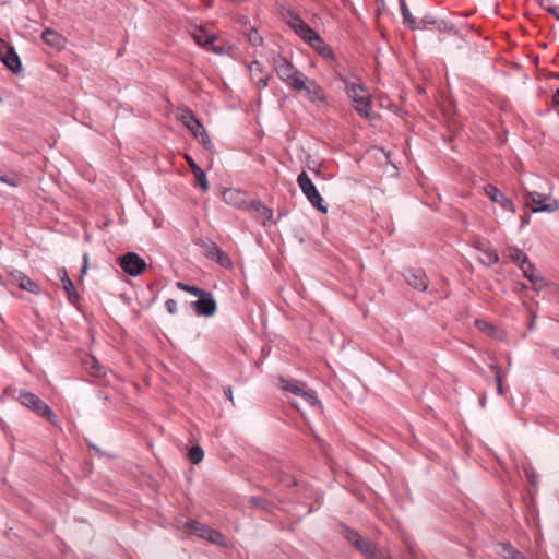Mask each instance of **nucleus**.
Here are the masks:
<instances>
[{
  "instance_id": "5",
  "label": "nucleus",
  "mask_w": 559,
  "mask_h": 559,
  "mask_svg": "<svg viewBox=\"0 0 559 559\" xmlns=\"http://www.w3.org/2000/svg\"><path fill=\"white\" fill-rule=\"evenodd\" d=\"M276 481L280 485L292 488V495L296 500L308 499L310 496H316L317 508H319L322 503V496L319 493H314L311 488H309L306 484H301L294 476L288 475L285 472H280L276 474Z\"/></svg>"
},
{
  "instance_id": "29",
  "label": "nucleus",
  "mask_w": 559,
  "mask_h": 559,
  "mask_svg": "<svg viewBox=\"0 0 559 559\" xmlns=\"http://www.w3.org/2000/svg\"><path fill=\"white\" fill-rule=\"evenodd\" d=\"M356 548L368 558H374L377 556L376 547L364 537L361 538V542L356 545Z\"/></svg>"
},
{
  "instance_id": "61",
  "label": "nucleus",
  "mask_w": 559,
  "mask_h": 559,
  "mask_svg": "<svg viewBox=\"0 0 559 559\" xmlns=\"http://www.w3.org/2000/svg\"><path fill=\"white\" fill-rule=\"evenodd\" d=\"M0 284H3V282H2V276H1V275H0Z\"/></svg>"
},
{
  "instance_id": "54",
  "label": "nucleus",
  "mask_w": 559,
  "mask_h": 559,
  "mask_svg": "<svg viewBox=\"0 0 559 559\" xmlns=\"http://www.w3.org/2000/svg\"><path fill=\"white\" fill-rule=\"evenodd\" d=\"M534 326H535V321H534V319H532L531 322L528 323V329L533 330Z\"/></svg>"
},
{
  "instance_id": "33",
  "label": "nucleus",
  "mask_w": 559,
  "mask_h": 559,
  "mask_svg": "<svg viewBox=\"0 0 559 559\" xmlns=\"http://www.w3.org/2000/svg\"><path fill=\"white\" fill-rule=\"evenodd\" d=\"M304 399L305 402H307L311 406L320 405V401L317 397V394L313 390L304 388L301 394L299 395Z\"/></svg>"
},
{
  "instance_id": "46",
  "label": "nucleus",
  "mask_w": 559,
  "mask_h": 559,
  "mask_svg": "<svg viewBox=\"0 0 559 559\" xmlns=\"http://www.w3.org/2000/svg\"><path fill=\"white\" fill-rule=\"evenodd\" d=\"M224 395L234 405V396H233V389H231V386L224 388Z\"/></svg>"
},
{
  "instance_id": "9",
  "label": "nucleus",
  "mask_w": 559,
  "mask_h": 559,
  "mask_svg": "<svg viewBox=\"0 0 559 559\" xmlns=\"http://www.w3.org/2000/svg\"><path fill=\"white\" fill-rule=\"evenodd\" d=\"M119 265L130 276H138L146 269V262L135 252H127L119 258Z\"/></svg>"
},
{
  "instance_id": "16",
  "label": "nucleus",
  "mask_w": 559,
  "mask_h": 559,
  "mask_svg": "<svg viewBox=\"0 0 559 559\" xmlns=\"http://www.w3.org/2000/svg\"><path fill=\"white\" fill-rule=\"evenodd\" d=\"M405 278L407 284L417 290L425 292L428 287L426 274L421 270H408Z\"/></svg>"
},
{
  "instance_id": "4",
  "label": "nucleus",
  "mask_w": 559,
  "mask_h": 559,
  "mask_svg": "<svg viewBox=\"0 0 559 559\" xmlns=\"http://www.w3.org/2000/svg\"><path fill=\"white\" fill-rule=\"evenodd\" d=\"M16 399L22 405L32 409L38 416L46 418L51 424H57V416L55 415L51 407L36 394L21 390L17 392Z\"/></svg>"
},
{
  "instance_id": "56",
  "label": "nucleus",
  "mask_w": 559,
  "mask_h": 559,
  "mask_svg": "<svg viewBox=\"0 0 559 559\" xmlns=\"http://www.w3.org/2000/svg\"><path fill=\"white\" fill-rule=\"evenodd\" d=\"M212 50L215 52V53H221L222 52V49L219 48H216V47H213Z\"/></svg>"
},
{
  "instance_id": "58",
  "label": "nucleus",
  "mask_w": 559,
  "mask_h": 559,
  "mask_svg": "<svg viewBox=\"0 0 559 559\" xmlns=\"http://www.w3.org/2000/svg\"><path fill=\"white\" fill-rule=\"evenodd\" d=\"M312 510H313V507H310V508H308V509L306 510V513H309V512H311Z\"/></svg>"
},
{
  "instance_id": "28",
  "label": "nucleus",
  "mask_w": 559,
  "mask_h": 559,
  "mask_svg": "<svg viewBox=\"0 0 559 559\" xmlns=\"http://www.w3.org/2000/svg\"><path fill=\"white\" fill-rule=\"evenodd\" d=\"M323 58L334 59V52L330 46H328L321 38L320 41H313L310 44Z\"/></svg>"
},
{
  "instance_id": "12",
  "label": "nucleus",
  "mask_w": 559,
  "mask_h": 559,
  "mask_svg": "<svg viewBox=\"0 0 559 559\" xmlns=\"http://www.w3.org/2000/svg\"><path fill=\"white\" fill-rule=\"evenodd\" d=\"M223 201L231 206L242 210H249L250 201L247 198V194L235 188L226 189L222 194Z\"/></svg>"
},
{
  "instance_id": "2",
  "label": "nucleus",
  "mask_w": 559,
  "mask_h": 559,
  "mask_svg": "<svg viewBox=\"0 0 559 559\" xmlns=\"http://www.w3.org/2000/svg\"><path fill=\"white\" fill-rule=\"evenodd\" d=\"M346 93L354 103L355 110L365 118H371V96L362 84L349 83L346 86Z\"/></svg>"
},
{
  "instance_id": "44",
  "label": "nucleus",
  "mask_w": 559,
  "mask_h": 559,
  "mask_svg": "<svg viewBox=\"0 0 559 559\" xmlns=\"http://www.w3.org/2000/svg\"><path fill=\"white\" fill-rule=\"evenodd\" d=\"M165 307L170 314L177 313V301L175 299H167L165 302Z\"/></svg>"
},
{
  "instance_id": "7",
  "label": "nucleus",
  "mask_w": 559,
  "mask_h": 559,
  "mask_svg": "<svg viewBox=\"0 0 559 559\" xmlns=\"http://www.w3.org/2000/svg\"><path fill=\"white\" fill-rule=\"evenodd\" d=\"M297 182L302 193L306 195L310 204L322 213L328 212V207L324 205V201L320 195L317 187L309 178L306 171H301L297 177Z\"/></svg>"
},
{
  "instance_id": "19",
  "label": "nucleus",
  "mask_w": 559,
  "mask_h": 559,
  "mask_svg": "<svg viewBox=\"0 0 559 559\" xmlns=\"http://www.w3.org/2000/svg\"><path fill=\"white\" fill-rule=\"evenodd\" d=\"M10 276L19 277V287L21 289L29 292L35 295H38L40 293L39 286L24 273L15 270L10 273Z\"/></svg>"
},
{
  "instance_id": "10",
  "label": "nucleus",
  "mask_w": 559,
  "mask_h": 559,
  "mask_svg": "<svg viewBox=\"0 0 559 559\" xmlns=\"http://www.w3.org/2000/svg\"><path fill=\"white\" fill-rule=\"evenodd\" d=\"M0 60L13 73H19L22 70V63L14 47L0 39Z\"/></svg>"
},
{
  "instance_id": "32",
  "label": "nucleus",
  "mask_w": 559,
  "mask_h": 559,
  "mask_svg": "<svg viewBox=\"0 0 559 559\" xmlns=\"http://www.w3.org/2000/svg\"><path fill=\"white\" fill-rule=\"evenodd\" d=\"M343 535L346 538V540L348 543H350L352 545H354L355 547H356V545H358V543L361 542V538H362V536L357 531L352 530L349 527L344 528Z\"/></svg>"
},
{
  "instance_id": "13",
  "label": "nucleus",
  "mask_w": 559,
  "mask_h": 559,
  "mask_svg": "<svg viewBox=\"0 0 559 559\" xmlns=\"http://www.w3.org/2000/svg\"><path fill=\"white\" fill-rule=\"evenodd\" d=\"M178 119L187 127V129L193 134L194 138H199L200 130L204 127L191 109L186 107L179 108Z\"/></svg>"
},
{
  "instance_id": "11",
  "label": "nucleus",
  "mask_w": 559,
  "mask_h": 559,
  "mask_svg": "<svg viewBox=\"0 0 559 559\" xmlns=\"http://www.w3.org/2000/svg\"><path fill=\"white\" fill-rule=\"evenodd\" d=\"M484 192L493 203L499 204L504 211L515 213L516 207L513 201L507 198L496 186L491 183L486 185Z\"/></svg>"
},
{
  "instance_id": "36",
  "label": "nucleus",
  "mask_w": 559,
  "mask_h": 559,
  "mask_svg": "<svg viewBox=\"0 0 559 559\" xmlns=\"http://www.w3.org/2000/svg\"><path fill=\"white\" fill-rule=\"evenodd\" d=\"M249 502L252 507L261 509L263 511H271V503L262 497H251Z\"/></svg>"
},
{
  "instance_id": "15",
  "label": "nucleus",
  "mask_w": 559,
  "mask_h": 559,
  "mask_svg": "<svg viewBox=\"0 0 559 559\" xmlns=\"http://www.w3.org/2000/svg\"><path fill=\"white\" fill-rule=\"evenodd\" d=\"M249 210H252L257 214V217L261 221L263 226H267L273 223V211L265 206L261 201L251 200Z\"/></svg>"
},
{
  "instance_id": "18",
  "label": "nucleus",
  "mask_w": 559,
  "mask_h": 559,
  "mask_svg": "<svg viewBox=\"0 0 559 559\" xmlns=\"http://www.w3.org/2000/svg\"><path fill=\"white\" fill-rule=\"evenodd\" d=\"M186 160L198 181L199 187L202 191L206 192L210 188L205 173L198 166L194 159L190 156H186Z\"/></svg>"
},
{
  "instance_id": "53",
  "label": "nucleus",
  "mask_w": 559,
  "mask_h": 559,
  "mask_svg": "<svg viewBox=\"0 0 559 559\" xmlns=\"http://www.w3.org/2000/svg\"><path fill=\"white\" fill-rule=\"evenodd\" d=\"M11 277V283L13 284H16L19 286V277H13V276H10Z\"/></svg>"
},
{
  "instance_id": "23",
  "label": "nucleus",
  "mask_w": 559,
  "mask_h": 559,
  "mask_svg": "<svg viewBox=\"0 0 559 559\" xmlns=\"http://www.w3.org/2000/svg\"><path fill=\"white\" fill-rule=\"evenodd\" d=\"M58 274H59V280L62 283L63 289L68 294L69 301L74 302L78 299V294L74 289V285H73L72 281L70 280L67 271L64 269L59 270Z\"/></svg>"
},
{
  "instance_id": "34",
  "label": "nucleus",
  "mask_w": 559,
  "mask_h": 559,
  "mask_svg": "<svg viewBox=\"0 0 559 559\" xmlns=\"http://www.w3.org/2000/svg\"><path fill=\"white\" fill-rule=\"evenodd\" d=\"M246 36H247L248 41H249L252 46H254V47L262 46V44H263V37L258 33V31H257L254 27H251V28L246 33Z\"/></svg>"
},
{
  "instance_id": "47",
  "label": "nucleus",
  "mask_w": 559,
  "mask_h": 559,
  "mask_svg": "<svg viewBox=\"0 0 559 559\" xmlns=\"http://www.w3.org/2000/svg\"><path fill=\"white\" fill-rule=\"evenodd\" d=\"M531 216L530 215H523L520 218V229H523L526 225L530 224Z\"/></svg>"
},
{
  "instance_id": "8",
  "label": "nucleus",
  "mask_w": 559,
  "mask_h": 559,
  "mask_svg": "<svg viewBox=\"0 0 559 559\" xmlns=\"http://www.w3.org/2000/svg\"><path fill=\"white\" fill-rule=\"evenodd\" d=\"M192 310L198 316L213 317L217 310V302L211 292L203 290L198 300L191 302Z\"/></svg>"
},
{
  "instance_id": "30",
  "label": "nucleus",
  "mask_w": 559,
  "mask_h": 559,
  "mask_svg": "<svg viewBox=\"0 0 559 559\" xmlns=\"http://www.w3.org/2000/svg\"><path fill=\"white\" fill-rule=\"evenodd\" d=\"M200 34L194 33L193 38L195 41L203 47H207L210 44H212L215 40L214 36L207 35L203 28H200Z\"/></svg>"
},
{
  "instance_id": "51",
  "label": "nucleus",
  "mask_w": 559,
  "mask_h": 559,
  "mask_svg": "<svg viewBox=\"0 0 559 559\" xmlns=\"http://www.w3.org/2000/svg\"><path fill=\"white\" fill-rule=\"evenodd\" d=\"M423 22H424L425 24H430V25H432V24H435V23H436V21H435L432 17H430V16H425V17L423 19Z\"/></svg>"
},
{
  "instance_id": "42",
  "label": "nucleus",
  "mask_w": 559,
  "mask_h": 559,
  "mask_svg": "<svg viewBox=\"0 0 559 559\" xmlns=\"http://www.w3.org/2000/svg\"><path fill=\"white\" fill-rule=\"evenodd\" d=\"M491 369L496 371L497 392H498V394L502 395L503 394V386H502V379H501V377L499 374V372H500L499 367L496 366V365H492Z\"/></svg>"
},
{
  "instance_id": "37",
  "label": "nucleus",
  "mask_w": 559,
  "mask_h": 559,
  "mask_svg": "<svg viewBox=\"0 0 559 559\" xmlns=\"http://www.w3.org/2000/svg\"><path fill=\"white\" fill-rule=\"evenodd\" d=\"M203 538L209 540V542H211V543H213V544H218L219 545V544L223 543L224 536L218 531L213 530V528L207 526V532H205Z\"/></svg>"
},
{
  "instance_id": "40",
  "label": "nucleus",
  "mask_w": 559,
  "mask_h": 559,
  "mask_svg": "<svg viewBox=\"0 0 559 559\" xmlns=\"http://www.w3.org/2000/svg\"><path fill=\"white\" fill-rule=\"evenodd\" d=\"M486 261L488 265H493L499 262V255L495 250H486L485 252Z\"/></svg>"
},
{
  "instance_id": "41",
  "label": "nucleus",
  "mask_w": 559,
  "mask_h": 559,
  "mask_svg": "<svg viewBox=\"0 0 559 559\" xmlns=\"http://www.w3.org/2000/svg\"><path fill=\"white\" fill-rule=\"evenodd\" d=\"M197 139L203 144V146L206 150L211 148L212 142H211V140H210V138H209V135H207V133H206L204 128L200 130V135Z\"/></svg>"
},
{
  "instance_id": "22",
  "label": "nucleus",
  "mask_w": 559,
  "mask_h": 559,
  "mask_svg": "<svg viewBox=\"0 0 559 559\" xmlns=\"http://www.w3.org/2000/svg\"><path fill=\"white\" fill-rule=\"evenodd\" d=\"M295 33L300 36L306 43L313 44V41H320V36L316 33L308 24L304 21L294 29Z\"/></svg>"
},
{
  "instance_id": "49",
  "label": "nucleus",
  "mask_w": 559,
  "mask_h": 559,
  "mask_svg": "<svg viewBox=\"0 0 559 559\" xmlns=\"http://www.w3.org/2000/svg\"><path fill=\"white\" fill-rule=\"evenodd\" d=\"M509 559H525V557L518 550H512Z\"/></svg>"
},
{
  "instance_id": "25",
  "label": "nucleus",
  "mask_w": 559,
  "mask_h": 559,
  "mask_svg": "<svg viewBox=\"0 0 559 559\" xmlns=\"http://www.w3.org/2000/svg\"><path fill=\"white\" fill-rule=\"evenodd\" d=\"M400 2V10L403 17V23L407 25L411 29H417L420 28L415 20V17L412 15L406 1L405 0H399Z\"/></svg>"
},
{
  "instance_id": "6",
  "label": "nucleus",
  "mask_w": 559,
  "mask_h": 559,
  "mask_svg": "<svg viewBox=\"0 0 559 559\" xmlns=\"http://www.w3.org/2000/svg\"><path fill=\"white\" fill-rule=\"evenodd\" d=\"M524 202L532 209L533 213H554L559 209V201L550 194H543L535 191L524 192Z\"/></svg>"
},
{
  "instance_id": "3",
  "label": "nucleus",
  "mask_w": 559,
  "mask_h": 559,
  "mask_svg": "<svg viewBox=\"0 0 559 559\" xmlns=\"http://www.w3.org/2000/svg\"><path fill=\"white\" fill-rule=\"evenodd\" d=\"M293 90L301 93L309 103L316 104L317 106L328 105V98L324 90L316 80L310 79L307 75L302 76V79L295 84Z\"/></svg>"
},
{
  "instance_id": "21",
  "label": "nucleus",
  "mask_w": 559,
  "mask_h": 559,
  "mask_svg": "<svg viewBox=\"0 0 559 559\" xmlns=\"http://www.w3.org/2000/svg\"><path fill=\"white\" fill-rule=\"evenodd\" d=\"M41 38L45 44L56 49H60L64 44V38L58 32L51 28H46L41 34Z\"/></svg>"
},
{
  "instance_id": "48",
  "label": "nucleus",
  "mask_w": 559,
  "mask_h": 559,
  "mask_svg": "<svg viewBox=\"0 0 559 559\" xmlns=\"http://www.w3.org/2000/svg\"><path fill=\"white\" fill-rule=\"evenodd\" d=\"M546 11L551 14L557 21H559V11L554 7L546 8Z\"/></svg>"
},
{
  "instance_id": "20",
  "label": "nucleus",
  "mask_w": 559,
  "mask_h": 559,
  "mask_svg": "<svg viewBox=\"0 0 559 559\" xmlns=\"http://www.w3.org/2000/svg\"><path fill=\"white\" fill-rule=\"evenodd\" d=\"M520 269L523 273V276L527 278L535 286L542 287L544 284V278L536 274L535 265L527 260L523 265H520Z\"/></svg>"
},
{
  "instance_id": "43",
  "label": "nucleus",
  "mask_w": 559,
  "mask_h": 559,
  "mask_svg": "<svg viewBox=\"0 0 559 559\" xmlns=\"http://www.w3.org/2000/svg\"><path fill=\"white\" fill-rule=\"evenodd\" d=\"M91 373L95 377L104 376V371L96 359H92Z\"/></svg>"
},
{
  "instance_id": "57",
  "label": "nucleus",
  "mask_w": 559,
  "mask_h": 559,
  "mask_svg": "<svg viewBox=\"0 0 559 559\" xmlns=\"http://www.w3.org/2000/svg\"><path fill=\"white\" fill-rule=\"evenodd\" d=\"M90 447H91V448H92L96 453H99V452H100V451H99V449H98V448H96L95 445H90Z\"/></svg>"
},
{
  "instance_id": "35",
  "label": "nucleus",
  "mask_w": 559,
  "mask_h": 559,
  "mask_svg": "<svg viewBox=\"0 0 559 559\" xmlns=\"http://www.w3.org/2000/svg\"><path fill=\"white\" fill-rule=\"evenodd\" d=\"M188 456L193 464H198L202 461L204 451L200 445H193L190 448Z\"/></svg>"
},
{
  "instance_id": "14",
  "label": "nucleus",
  "mask_w": 559,
  "mask_h": 559,
  "mask_svg": "<svg viewBox=\"0 0 559 559\" xmlns=\"http://www.w3.org/2000/svg\"><path fill=\"white\" fill-rule=\"evenodd\" d=\"M205 255L225 269L233 266V262L229 255L223 251L215 242H210L206 246Z\"/></svg>"
},
{
  "instance_id": "27",
  "label": "nucleus",
  "mask_w": 559,
  "mask_h": 559,
  "mask_svg": "<svg viewBox=\"0 0 559 559\" xmlns=\"http://www.w3.org/2000/svg\"><path fill=\"white\" fill-rule=\"evenodd\" d=\"M186 526L189 533L194 534L201 538H203L205 532H207V526L195 520L188 521Z\"/></svg>"
},
{
  "instance_id": "31",
  "label": "nucleus",
  "mask_w": 559,
  "mask_h": 559,
  "mask_svg": "<svg viewBox=\"0 0 559 559\" xmlns=\"http://www.w3.org/2000/svg\"><path fill=\"white\" fill-rule=\"evenodd\" d=\"M343 535L346 538V540L348 543H350L352 545H354L355 547H356V545H358V543L361 542V538H362V536L357 531L352 530L349 527L344 528Z\"/></svg>"
},
{
  "instance_id": "38",
  "label": "nucleus",
  "mask_w": 559,
  "mask_h": 559,
  "mask_svg": "<svg viewBox=\"0 0 559 559\" xmlns=\"http://www.w3.org/2000/svg\"><path fill=\"white\" fill-rule=\"evenodd\" d=\"M176 286L177 288H179L180 290H183V292H187L193 296H200L204 289L198 287V286H194V285H189V284H186L183 282H177L176 283Z\"/></svg>"
},
{
  "instance_id": "60",
  "label": "nucleus",
  "mask_w": 559,
  "mask_h": 559,
  "mask_svg": "<svg viewBox=\"0 0 559 559\" xmlns=\"http://www.w3.org/2000/svg\"><path fill=\"white\" fill-rule=\"evenodd\" d=\"M556 356H557V358H559V349L556 350Z\"/></svg>"
},
{
  "instance_id": "59",
  "label": "nucleus",
  "mask_w": 559,
  "mask_h": 559,
  "mask_svg": "<svg viewBox=\"0 0 559 559\" xmlns=\"http://www.w3.org/2000/svg\"><path fill=\"white\" fill-rule=\"evenodd\" d=\"M526 288V285L525 284H522L521 285V289H525Z\"/></svg>"
},
{
  "instance_id": "1",
  "label": "nucleus",
  "mask_w": 559,
  "mask_h": 559,
  "mask_svg": "<svg viewBox=\"0 0 559 559\" xmlns=\"http://www.w3.org/2000/svg\"><path fill=\"white\" fill-rule=\"evenodd\" d=\"M271 63L280 80L292 90L295 87V84L305 76L301 71L282 55H274L271 59Z\"/></svg>"
},
{
  "instance_id": "17",
  "label": "nucleus",
  "mask_w": 559,
  "mask_h": 559,
  "mask_svg": "<svg viewBox=\"0 0 559 559\" xmlns=\"http://www.w3.org/2000/svg\"><path fill=\"white\" fill-rule=\"evenodd\" d=\"M263 67L259 61H252L249 64V72L251 80L255 84L257 88L263 90L267 86L269 78L262 76Z\"/></svg>"
},
{
  "instance_id": "26",
  "label": "nucleus",
  "mask_w": 559,
  "mask_h": 559,
  "mask_svg": "<svg viewBox=\"0 0 559 559\" xmlns=\"http://www.w3.org/2000/svg\"><path fill=\"white\" fill-rule=\"evenodd\" d=\"M506 252L511 261L520 262V265H523L528 260V257L518 247H508Z\"/></svg>"
},
{
  "instance_id": "52",
  "label": "nucleus",
  "mask_w": 559,
  "mask_h": 559,
  "mask_svg": "<svg viewBox=\"0 0 559 559\" xmlns=\"http://www.w3.org/2000/svg\"><path fill=\"white\" fill-rule=\"evenodd\" d=\"M548 1H549V0H538V3H539V5H540L543 9H545V10H546V8H547V7L545 5V2H548Z\"/></svg>"
},
{
  "instance_id": "55",
  "label": "nucleus",
  "mask_w": 559,
  "mask_h": 559,
  "mask_svg": "<svg viewBox=\"0 0 559 559\" xmlns=\"http://www.w3.org/2000/svg\"><path fill=\"white\" fill-rule=\"evenodd\" d=\"M485 405H486V396H483V397L480 399V406H481V407H485Z\"/></svg>"
},
{
  "instance_id": "45",
  "label": "nucleus",
  "mask_w": 559,
  "mask_h": 559,
  "mask_svg": "<svg viewBox=\"0 0 559 559\" xmlns=\"http://www.w3.org/2000/svg\"><path fill=\"white\" fill-rule=\"evenodd\" d=\"M524 473H525V476H526L527 480L532 485H536V483H537V474L531 467L525 468Z\"/></svg>"
},
{
  "instance_id": "39",
  "label": "nucleus",
  "mask_w": 559,
  "mask_h": 559,
  "mask_svg": "<svg viewBox=\"0 0 559 559\" xmlns=\"http://www.w3.org/2000/svg\"><path fill=\"white\" fill-rule=\"evenodd\" d=\"M284 17L293 29H295L302 22L300 16L292 10H287L284 14Z\"/></svg>"
},
{
  "instance_id": "50",
  "label": "nucleus",
  "mask_w": 559,
  "mask_h": 559,
  "mask_svg": "<svg viewBox=\"0 0 559 559\" xmlns=\"http://www.w3.org/2000/svg\"><path fill=\"white\" fill-rule=\"evenodd\" d=\"M476 324L481 329V330H485V331H493V326L488 324V323H483V325H480V322L479 321H476Z\"/></svg>"
},
{
  "instance_id": "24",
  "label": "nucleus",
  "mask_w": 559,
  "mask_h": 559,
  "mask_svg": "<svg viewBox=\"0 0 559 559\" xmlns=\"http://www.w3.org/2000/svg\"><path fill=\"white\" fill-rule=\"evenodd\" d=\"M281 388L285 392L293 393L295 395H300L306 384L304 382L285 379L280 377Z\"/></svg>"
}]
</instances>
